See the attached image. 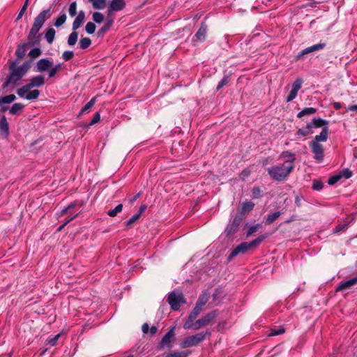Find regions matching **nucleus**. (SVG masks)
<instances>
[{
  "label": "nucleus",
  "instance_id": "f257e3e1",
  "mask_svg": "<svg viewBox=\"0 0 357 357\" xmlns=\"http://www.w3.org/2000/svg\"><path fill=\"white\" fill-rule=\"evenodd\" d=\"M31 67V61H25L22 65L17 67V61H11L9 65L10 73L3 84L6 88L10 84L15 85L26 75Z\"/></svg>",
  "mask_w": 357,
  "mask_h": 357
},
{
  "label": "nucleus",
  "instance_id": "f03ea898",
  "mask_svg": "<svg viewBox=\"0 0 357 357\" xmlns=\"http://www.w3.org/2000/svg\"><path fill=\"white\" fill-rule=\"evenodd\" d=\"M294 169V165L283 162L267 168V172L273 180L282 181L287 179Z\"/></svg>",
  "mask_w": 357,
  "mask_h": 357
},
{
  "label": "nucleus",
  "instance_id": "7ed1b4c3",
  "mask_svg": "<svg viewBox=\"0 0 357 357\" xmlns=\"http://www.w3.org/2000/svg\"><path fill=\"white\" fill-rule=\"evenodd\" d=\"M211 335V332L207 330L205 332H200L195 335L188 336L182 340L180 346L183 349L197 346L205 340L206 336H210Z\"/></svg>",
  "mask_w": 357,
  "mask_h": 357
},
{
  "label": "nucleus",
  "instance_id": "20e7f679",
  "mask_svg": "<svg viewBox=\"0 0 357 357\" xmlns=\"http://www.w3.org/2000/svg\"><path fill=\"white\" fill-rule=\"evenodd\" d=\"M218 316V311L217 310H213L208 313H207L205 316L202 317V318L196 320L192 327L190 329L197 331L202 328H204L211 324L213 321V320L215 319V317Z\"/></svg>",
  "mask_w": 357,
  "mask_h": 357
},
{
  "label": "nucleus",
  "instance_id": "39448f33",
  "mask_svg": "<svg viewBox=\"0 0 357 357\" xmlns=\"http://www.w3.org/2000/svg\"><path fill=\"white\" fill-rule=\"evenodd\" d=\"M167 302L172 310H178L181 307V304L185 303L186 301L182 294H176L172 291L168 296Z\"/></svg>",
  "mask_w": 357,
  "mask_h": 357
},
{
  "label": "nucleus",
  "instance_id": "423d86ee",
  "mask_svg": "<svg viewBox=\"0 0 357 357\" xmlns=\"http://www.w3.org/2000/svg\"><path fill=\"white\" fill-rule=\"evenodd\" d=\"M175 326L171 328L169 331L163 336L158 344V349L162 350L165 347L169 349L172 347V344L175 341Z\"/></svg>",
  "mask_w": 357,
  "mask_h": 357
},
{
  "label": "nucleus",
  "instance_id": "0eeeda50",
  "mask_svg": "<svg viewBox=\"0 0 357 357\" xmlns=\"http://www.w3.org/2000/svg\"><path fill=\"white\" fill-rule=\"evenodd\" d=\"M24 86L19 88L16 93L19 97L28 100H33L38 98L40 96V91L38 89L31 90V89H24Z\"/></svg>",
  "mask_w": 357,
  "mask_h": 357
},
{
  "label": "nucleus",
  "instance_id": "6e6552de",
  "mask_svg": "<svg viewBox=\"0 0 357 357\" xmlns=\"http://www.w3.org/2000/svg\"><path fill=\"white\" fill-rule=\"evenodd\" d=\"M310 146L314 154V159L318 162H321L324 157L323 146L317 142H311Z\"/></svg>",
  "mask_w": 357,
  "mask_h": 357
},
{
  "label": "nucleus",
  "instance_id": "1a4fd4ad",
  "mask_svg": "<svg viewBox=\"0 0 357 357\" xmlns=\"http://www.w3.org/2000/svg\"><path fill=\"white\" fill-rule=\"evenodd\" d=\"M202 311V307L195 305L193 310L191 311V312L189 314L188 318L186 320V321L183 324V328L184 329H190L194 322L195 321V319L199 316V314Z\"/></svg>",
  "mask_w": 357,
  "mask_h": 357
},
{
  "label": "nucleus",
  "instance_id": "9d476101",
  "mask_svg": "<svg viewBox=\"0 0 357 357\" xmlns=\"http://www.w3.org/2000/svg\"><path fill=\"white\" fill-rule=\"evenodd\" d=\"M52 66V59L50 58H43L38 60L34 68V71L38 73H43L49 71Z\"/></svg>",
  "mask_w": 357,
  "mask_h": 357
},
{
  "label": "nucleus",
  "instance_id": "9b49d317",
  "mask_svg": "<svg viewBox=\"0 0 357 357\" xmlns=\"http://www.w3.org/2000/svg\"><path fill=\"white\" fill-rule=\"evenodd\" d=\"M45 83V77L42 75H38L32 77L30 79L29 83L24 85V89H33V88H39L43 86Z\"/></svg>",
  "mask_w": 357,
  "mask_h": 357
},
{
  "label": "nucleus",
  "instance_id": "f8f14e48",
  "mask_svg": "<svg viewBox=\"0 0 357 357\" xmlns=\"http://www.w3.org/2000/svg\"><path fill=\"white\" fill-rule=\"evenodd\" d=\"M249 242H243L237 245L231 252L228 257V260H231L234 257H236L240 253H245L248 250L251 249Z\"/></svg>",
  "mask_w": 357,
  "mask_h": 357
},
{
  "label": "nucleus",
  "instance_id": "ddd939ff",
  "mask_svg": "<svg viewBox=\"0 0 357 357\" xmlns=\"http://www.w3.org/2000/svg\"><path fill=\"white\" fill-rule=\"evenodd\" d=\"M126 7L125 0H112L108 6L107 13L111 15L113 13L122 10Z\"/></svg>",
  "mask_w": 357,
  "mask_h": 357
},
{
  "label": "nucleus",
  "instance_id": "4468645a",
  "mask_svg": "<svg viewBox=\"0 0 357 357\" xmlns=\"http://www.w3.org/2000/svg\"><path fill=\"white\" fill-rule=\"evenodd\" d=\"M50 16H51V9L50 8L48 9L41 11L35 18L33 24L42 28V26H43L46 20L50 18Z\"/></svg>",
  "mask_w": 357,
  "mask_h": 357
},
{
  "label": "nucleus",
  "instance_id": "2eb2a0df",
  "mask_svg": "<svg viewBox=\"0 0 357 357\" xmlns=\"http://www.w3.org/2000/svg\"><path fill=\"white\" fill-rule=\"evenodd\" d=\"M325 46H326L325 43H320L314 45H312L310 47H306L298 53V54L296 56V59L298 60L305 54L323 50Z\"/></svg>",
  "mask_w": 357,
  "mask_h": 357
},
{
  "label": "nucleus",
  "instance_id": "dca6fc26",
  "mask_svg": "<svg viewBox=\"0 0 357 357\" xmlns=\"http://www.w3.org/2000/svg\"><path fill=\"white\" fill-rule=\"evenodd\" d=\"M357 284V275L351 279L342 282L337 287L335 291H344L347 289H350L353 286Z\"/></svg>",
  "mask_w": 357,
  "mask_h": 357
},
{
  "label": "nucleus",
  "instance_id": "f3484780",
  "mask_svg": "<svg viewBox=\"0 0 357 357\" xmlns=\"http://www.w3.org/2000/svg\"><path fill=\"white\" fill-rule=\"evenodd\" d=\"M241 218L239 217L236 216L234 218L225 229L227 235L229 236L234 234L238 230Z\"/></svg>",
  "mask_w": 357,
  "mask_h": 357
},
{
  "label": "nucleus",
  "instance_id": "a211bd4d",
  "mask_svg": "<svg viewBox=\"0 0 357 357\" xmlns=\"http://www.w3.org/2000/svg\"><path fill=\"white\" fill-rule=\"evenodd\" d=\"M41 27L36 25H32L28 36V39L29 40L32 41L33 45L38 43L40 41V36H38V33Z\"/></svg>",
  "mask_w": 357,
  "mask_h": 357
},
{
  "label": "nucleus",
  "instance_id": "6ab92c4d",
  "mask_svg": "<svg viewBox=\"0 0 357 357\" xmlns=\"http://www.w3.org/2000/svg\"><path fill=\"white\" fill-rule=\"evenodd\" d=\"M84 20L85 13L83 10H80L73 22L72 29L77 31L83 24Z\"/></svg>",
  "mask_w": 357,
  "mask_h": 357
},
{
  "label": "nucleus",
  "instance_id": "aec40b11",
  "mask_svg": "<svg viewBox=\"0 0 357 357\" xmlns=\"http://www.w3.org/2000/svg\"><path fill=\"white\" fill-rule=\"evenodd\" d=\"M206 32H207V26L205 24L202 23L200 28L199 29V30L195 35V36L193 38V41H195V40L204 41L206 38Z\"/></svg>",
  "mask_w": 357,
  "mask_h": 357
},
{
  "label": "nucleus",
  "instance_id": "412c9836",
  "mask_svg": "<svg viewBox=\"0 0 357 357\" xmlns=\"http://www.w3.org/2000/svg\"><path fill=\"white\" fill-rule=\"evenodd\" d=\"M0 132L1 135L4 137H7L9 135V123L5 116L1 117Z\"/></svg>",
  "mask_w": 357,
  "mask_h": 357
},
{
  "label": "nucleus",
  "instance_id": "4be33fe9",
  "mask_svg": "<svg viewBox=\"0 0 357 357\" xmlns=\"http://www.w3.org/2000/svg\"><path fill=\"white\" fill-rule=\"evenodd\" d=\"M328 128L327 126H324L322 128L321 133L314 137V139L312 142H317L319 143V142H326L328 139Z\"/></svg>",
  "mask_w": 357,
  "mask_h": 357
},
{
  "label": "nucleus",
  "instance_id": "5701e85b",
  "mask_svg": "<svg viewBox=\"0 0 357 357\" xmlns=\"http://www.w3.org/2000/svg\"><path fill=\"white\" fill-rule=\"evenodd\" d=\"M24 108L22 103L17 102L12 105L9 109V113L13 115H19Z\"/></svg>",
  "mask_w": 357,
  "mask_h": 357
},
{
  "label": "nucleus",
  "instance_id": "b1692460",
  "mask_svg": "<svg viewBox=\"0 0 357 357\" xmlns=\"http://www.w3.org/2000/svg\"><path fill=\"white\" fill-rule=\"evenodd\" d=\"M280 157L287 159L284 163H290L294 165L296 160L295 154L288 151H283L281 153Z\"/></svg>",
  "mask_w": 357,
  "mask_h": 357
},
{
  "label": "nucleus",
  "instance_id": "393cba45",
  "mask_svg": "<svg viewBox=\"0 0 357 357\" xmlns=\"http://www.w3.org/2000/svg\"><path fill=\"white\" fill-rule=\"evenodd\" d=\"M113 23V20H107L104 25L100 28L97 32L98 37H103L106 32L110 29L112 24Z\"/></svg>",
  "mask_w": 357,
  "mask_h": 357
},
{
  "label": "nucleus",
  "instance_id": "a878e982",
  "mask_svg": "<svg viewBox=\"0 0 357 357\" xmlns=\"http://www.w3.org/2000/svg\"><path fill=\"white\" fill-rule=\"evenodd\" d=\"M328 122L326 120L322 119L321 118H314L312 122L309 123L308 124L311 126L312 128H320L324 126L328 125Z\"/></svg>",
  "mask_w": 357,
  "mask_h": 357
},
{
  "label": "nucleus",
  "instance_id": "bb28decb",
  "mask_svg": "<svg viewBox=\"0 0 357 357\" xmlns=\"http://www.w3.org/2000/svg\"><path fill=\"white\" fill-rule=\"evenodd\" d=\"M209 299V294L206 291L203 292L199 297L196 305L202 307L206 305Z\"/></svg>",
  "mask_w": 357,
  "mask_h": 357
},
{
  "label": "nucleus",
  "instance_id": "cd10ccee",
  "mask_svg": "<svg viewBox=\"0 0 357 357\" xmlns=\"http://www.w3.org/2000/svg\"><path fill=\"white\" fill-rule=\"evenodd\" d=\"M93 5V8L102 10L107 6V0H89Z\"/></svg>",
  "mask_w": 357,
  "mask_h": 357
},
{
  "label": "nucleus",
  "instance_id": "c85d7f7f",
  "mask_svg": "<svg viewBox=\"0 0 357 357\" xmlns=\"http://www.w3.org/2000/svg\"><path fill=\"white\" fill-rule=\"evenodd\" d=\"M62 70V64L57 63L50 68L48 71V77L50 78L54 77L59 71Z\"/></svg>",
  "mask_w": 357,
  "mask_h": 357
},
{
  "label": "nucleus",
  "instance_id": "c756f323",
  "mask_svg": "<svg viewBox=\"0 0 357 357\" xmlns=\"http://www.w3.org/2000/svg\"><path fill=\"white\" fill-rule=\"evenodd\" d=\"M56 31L53 28H49L47 29L45 38L49 44H52L54 40Z\"/></svg>",
  "mask_w": 357,
  "mask_h": 357
},
{
  "label": "nucleus",
  "instance_id": "7c9ffc66",
  "mask_svg": "<svg viewBox=\"0 0 357 357\" xmlns=\"http://www.w3.org/2000/svg\"><path fill=\"white\" fill-rule=\"evenodd\" d=\"M96 100V98L93 97L85 105L82 109H81L79 115H82L85 113H87L89 109L95 105Z\"/></svg>",
  "mask_w": 357,
  "mask_h": 357
},
{
  "label": "nucleus",
  "instance_id": "2f4dec72",
  "mask_svg": "<svg viewBox=\"0 0 357 357\" xmlns=\"http://www.w3.org/2000/svg\"><path fill=\"white\" fill-rule=\"evenodd\" d=\"M78 39V32L77 31H73V32L69 35L68 38V45L69 46H74L76 43L77 42Z\"/></svg>",
  "mask_w": 357,
  "mask_h": 357
},
{
  "label": "nucleus",
  "instance_id": "473e14b6",
  "mask_svg": "<svg viewBox=\"0 0 357 357\" xmlns=\"http://www.w3.org/2000/svg\"><path fill=\"white\" fill-rule=\"evenodd\" d=\"M26 52V44H22V45H18V47L16 50V52H15L17 59H22L25 56Z\"/></svg>",
  "mask_w": 357,
  "mask_h": 357
},
{
  "label": "nucleus",
  "instance_id": "72a5a7b5",
  "mask_svg": "<svg viewBox=\"0 0 357 357\" xmlns=\"http://www.w3.org/2000/svg\"><path fill=\"white\" fill-rule=\"evenodd\" d=\"M316 112L317 109L314 107H305L298 113L297 117L301 118L304 116L311 115L314 114Z\"/></svg>",
  "mask_w": 357,
  "mask_h": 357
},
{
  "label": "nucleus",
  "instance_id": "f704fd0d",
  "mask_svg": "<svg viewBox=\"0 0 357 357\" xmlns=\"http://www.w3.org/2000/svg\"><path fill=\"white\" fill-rule=\"evenodd\" d=\"M282 214L280 211H276L272 214L268 215L266 217L265 223L266 225H268L272 224L275 220H276Z\"/></svg>",
  "mask_w": 357,
  "mask_h": 357
},
{
  "label": "nucleus",
  "instance_id": "c9c22d12",
  "mask_svg": "<svg viewBox=\"0 0 357 357\" xmlns=\"http://www.w3.org/2000/svg\"><path fill=\"white\" fill-rule=\"evenodd\" d=\"M267 237H268V234H265L258 236L256 239L249 242L251 248H252L257 247Z\"/></svg>",
  "mask_w": 357,
  "mask_h": 357
},
{
  "label": "nucleus",
  "instance_id": "e433bc0d",
  "mask_svg": "<svg viewBox=\"0 0 357 357\" xmlns=\"http://www.w3.org/2000/svg\"><path fill=\"white\" fill-rule=\"evenodd\" d=\"M267 237H268V234H265L258 236L256 239L249 242L251 248H252L257 247Z\"/></svg>",
  "mask_w": 357,
  "mask_h": 357
},
{
  "label": "nucleus",
  "instance_id": "4c0bfd02",
  "mask_svg": "<svg viewBox=\"0 0 357 357\" xmlns=\"http://www.w3.org/2000/svg\"><path fill=\"white\" fill-rule=\"evenodd\" d=\"M91 45V40L88 37L82 38L79 42V47L82 50L87 49Z\"/></svg>",
  "mask_w": 357,
  "mask_h": 357
},
{
  "label": "nucleus",
  "instance_id": "58836bf2",
  "mask_svg": "<svg viewBox=\"0 0 357 357\" xmlns=\"http://www.w3.org/2000/svg\"><path fill=\"white\" fill-rule=\"evenodd\" d=\"M66 15L65 13H61L59 16L56 19L54 22V26L56 27H60L62 26L66 21Z\"/></svg>",
  "mask_w": 357,
  "mask_h": 357
},
{
  "label": "nucleus",
  "instance_id": "ea45409f",
  "mask_svg": "<svg viewBox=\"0 0 357 357\" xmlns=\"http://www.w3.org/2000/svg\"><path fill=\"white\" fill-rule=\"evenodd\" d=\"M123 210V204H118L114 208L107 211V215L110 217H115L119 213Z\"/></svg>",
  "mask_w": 357,
  "mask_h": 357
},
{
  "label": "nucleus",
  "instance_id": "a19ab883",
  "mask_svg": "<svg viewBox=\"0 0 357 357\" xmlns=\"http://www.w3.org/2000/svg\"><path fill=\"white\" fill-rule=\"evenodd\" d=\"M354 219L349 221L347 223L337 225L333 231L334 234H337L342 231H344L349 226V224L353 221Z\"/></svg>",
  "mask_w": 357,
  "mask_h": 357
},
{
  "label": "nucleus",
  "instance_id": "79ce46f5",
  "mask_svg": "<svg viewBox=\"0 0 357 357\" xmlns=\"http://www.w3.org/2000/svg\"><path fill=\"white\" fill-rule=\"evenodd\" d=\"M310 129H311V126H310L307 123V126L305 128H300V129L298 130L297 135L298 136H303V137L307 136V135H309L310 133L312 132L310 131Z\"/></svg>",
  "mask_w": 357,
  "mask_h": 357
},
{
  "label": "nucleus",
  "instance_id": "37998d69",
  "mask_svg": "<svg viewBox=\"0 0 357 357\" xmlns=\"http://www.w3.org/2000/svg\"><path fill=\"white\" fill-rule=\"evenodd\" d=\"M140 218L139 214H135L128 220L124 222L128 228H130L132 225Z\"/></svg>",
  "mask_w": 357,
  "mask_h": 357
},
{
  "label": "nucleus",
  "instance_id": "c03bdc74",
  "mask_svg": "<svg viewBox=\"0 0 357 357\" xmlns=\"http://www.w3.org/2000/svg\"><path fill=\"white\" fill-rule=\"evenodd\" d=\"M92 19L95 22L100 24L104 20V15L100 12H95L92 15Z\"/></svg>",
  "mask_w": 357,
  "mask_h": 357
},
{
  "label": "nucleus",
  "instance_id": "a18cd8bd",
  "mask_svg": "<svg viewBox=\"0 0 357 357\" xmlns=\"http://www.w3.org/2000/svg\"><path fill=\"white\" fill-rule=\"evenodd\" d=\"M190 351H178L169 354L166 357H187L190 354Z\"/></svg>",
  "mask_w": 357,
  "mask_h": 357
},
{
  "label": "nucleus",
  "instance_id": "49530a36",
  "mask_svg": "<svg viewBox=\"0 0 357 357\" xmlns=\"http://www.w3.org/2000/svg\"><path fill=\"white\" fill-rule=\"evenodd\" d=\"M255 206V204L252 202H245L242 205L243 212H248L251 211Z\"/></svg>",
  "mask_w": 357,
  "mask_h": 357
},
{
  "label": "nucleus",
  "instance_id": "de8ad7c7",
  "mask_svg": "<svg viewBox=\"0 0 357 357\" xmlns=\"http://www.w3.org/2000/svg\"><path fill=\"white\" fill-rule=\"evenodd\" d=\"M68 13L70 17H75L77 15V3L76 1L72 2L68 8Z\"/></svg>",
  "mask_w": 357,
  "mask_h": 357
},
{
  "label": "nucleus",
  "instance_id": "09e8293b",
  "mask_svg": "<svg viewBox=\"0 0 357 357\" xmlns=\"http://www.w3.org/2000/svg\"><path fill=\"white\" fill-rule=\"evenodd\" d=\"M96 24L93 22H89L86 24L85 30L89 34H93L96 31Z\"/></svg>",
  "mask_w": 357,
  "mask_h": 357
},
{
  "label": "nucleus",
  "instance_id": "8fccbe9b",
  "mask_svg": "<svg viewBox=\"0 0 357 357\" xmlns=\"http://www.w3.org/2000/svg\"><path fill=\"white\" fill-rule=\"evenodd\" d=\"M41 54H42L41 50L40 48L36 47V48L32 49L29 52V56L33 59H35V58L40 56L41 55Z\"/></svg>",
  "mask_w": 357,
  "mask_h": 357
},
{
  "label": "nucleus",
  "instance_id": "3c124183",
  "mask_svg": "<svg viewBox=\"0 0 357 357\" xmlns=\"http://www.w3.org/2000/svg\"><path fill=\"white\" fill-rule=\"evenodd\" d=\"M77 204V203L75 202L71 203L68 206H66V208H63L61 211V212H60L59 216H62L64 214L67 213L68 212L71 211V209H73L75 206H76Z\"/></svg>",
  "mask_w": 357,
  "mask_h": 357
},
{
  "label": "nucleus",
  "instance_id": "603ef678",
  "mask_svg": "<svg viewBox=\"0 0 357 357\" xmlns=\"http://www.w3.org/2000/svg\"><path fill=\"white\" fill-rule=\"evenodd\" d=\"M324 187V183L319 180H314L312 183V189L314 190L319 191Z\"/></svg>",
  "mask_w": 357,
  "mask_h": 357
},
{
  "label": "nucleus",
  "instance_id": "864d4df0",
  "mask_svg": "<svg viewBox=\"0 0 357 357\" xmlns=\"http://www.w3.org/2000/svg\"><path fill=\"white\" fill-rule=\"evenodd\" d=\"M229 81V78L228 76H225L218 84V86L216 87V90L219 91L221 88L226 86Z\"/></svg>",
  "mask_w": 357,
  "mask_h": 357
},
{
  "label": "nucleus",
  "instance_id": "5fc2aeb1",
  "mask_svg": "<svg viewBox=\"0 0 357 357\" xmlns=\"http://www.w3.org/2000/svg\"><path fill=\"white\" fill-rule=\"evenodd\" d=\"M340 176H341L342 178H344L345 179L349 178L352 176V172L348 169H344L340 174Z\"/></svg>",
  "mask_w": 357,
  "mask_h": 357
},
{
  "label": "nucleus",
  "instance_id": "6e6d98bb",
  "mask_svg": "<svg viewBox=\"0 0 357 357\" xmlns=\"http://www.w3.org/2000/svg\"><path fill=\"white\" fill-rule=\"evenodd\" d=\"M74 57V52L73 51H65L62 54V58L64 61H68Z\"/></svg>",
  "mask_w": 357,
  "mask_h": 357
},
{
  "label": "nucleus",
  "instance_id": "4d7b16f0",
  "mask_svg": "<svg viewBox=\"0 0 357 357\" xmlns=\"http://www.w3.org/2000/svg\"><path fill=\"white\" fill-rule=\"evenodd\" d=\"M61 335V333H59V334H57V335H54V336H53L52 337H49L47 340V343L48 344H50V346H54L56 344V342H57L59 338L60 337Z\"/></svg>",
  "mask_w": 357,
  "mask_h": 357
},
{
  "label": "nucleus",
  "instance_id": "13d9d810",
  "mask_svg": "<svg viewBox=\"0 0 357 357\" xmlns=\"http://www.w3.org/2000/svg\"><path fill=\"white\" fill-rule=\"evenodd\" d=\"M303 80L301 79H297L292 85V90L298 92L302 86Z\"/></svg>",
  "mask_w": 357,
  "mask_h": 357
},
{
  "label": "nucleus",
  "instance_id": "bf43d9fd",
  "mask_svg": "<svg viewBox=\"0 0 357 357\" xmlns=\"http://www.w3.org/2000/svg\"><path fill=\"white\" fill-rule=\"evenodd\" d=\"M28 0H26L24 5L22 6V8L20 9L18 15H17V20H20V18H22V17L23 16V15L24 14V13L26 12V9H27V7H28Z\"/></svg>",
  "mask_w": 357,
  "mask_h": 357
},
{
  "label": "nucleus",
  "instance_id": "052dcab7",
  "mask_svg": "<svg viewBox=\"0 0 357 357\" xmlns=\"http://www.w3.org/2000/svg\"><path fill=\"white\" fill-rule=\"evenodd\" d=\"M261 190L259 187H254L252 190V197L253 199H257L261 196Z\"/></svg>",
  "mask_w": 357,
  "mask_h": 357
},
{
  "label": "nucleus",
  "instance_id": "680f3d73",
  "mask_svg": "<svg viewBox=\"0 0 357 357\" xmlns=\"http://www.w3.org/2000/svg\"><path fill=\"white\" fill-rule=\"evenodd\" d=\"M78 216V213H76L75 214H74L71 218L70 219H66V220L64 221V222L58 227L57 230L58 231H61L62 230L64 227L68 224L69 223L70 221H72L73 219H75L76 217Z\"/></svg>",
  "mask_w": 357,
  "mask_h": 357
},
{
  "label": "nucleus",
  "instance_id": "e2e57ef3",
  "mask_svg": "<svg viewBox=\"0 0 357 357\" xmlns=\"http://www.w3.org/2000/svg\"><path fill=\"white\" fill-rule=\"evenodd\" d=\"M341 179V176H340L339 174L337 175H335V176H331L328 181V183L331 185H334L335 183H336L337 181H339Z\"/></svg>",
  "mask_w": 357,
  "mask_h": 357
},
{
  "label": "nucleus",
  "instance_id": "0e129e2a",
  "mask_svg": "<svg viewBox=\"0 0 357 357\" xmlns=\"http://www.w3.org/2000/svg\"><path fill=\"white\" fill-rule=\"evenodd\" d=\"M260 226V224H257L250 227L247 232V236H250L253 233L256 232Z\"/></svg>",
  "mask_w": 357,
  "mask_h": 357
},
{
  "label": "nucleus",
  "instance_id": "69168bd1",
  "mask_svg": "<svg viewBox=\"0 0 357 357\" xmlns=\"http://www.w3.org/2000/svg\"><path fill=\"white\" fill-rule=\"evenodd\" d=\"M298 92L291 90L288 96L287 97V102H291L297 96Z\"/></svg>",
  "mask_w": 357,
  "mask_h": 357
},
{
  "label": "nucleus",
  "instance_id": "338daca9",
  "mask_svg": "<svg viewBox=\"0 0 357 357\" xmlns=\"http://www.w3.org/2000/svg\"><path fill=\"white\" fill-rule=\"evenodd\" d=\"M284 333V328H279V329H272L271 332L270 333L271 336H275L279 335L281 334H283Z\"/></svg>",
  "mask_w": 357,
  "mask_h": 357
},
{
  "label": "nucleus",
  "instance_id": "774afa93",
  "mask_svg": "<svg viewBox=\"0 0 357 357\" xmlns=\"http://www.w3.org/2000/svg\"><path fill=\"white\" fill-rule=\"evenodd\" d=\"M100 120V114L98 112H96L94 114V116H93V117L90 124L91 125H94V124L97 123L98 122H99Z\"/></svg>",
  "mask_w": 357,
  "mask_h": 357
}]
</instances>
